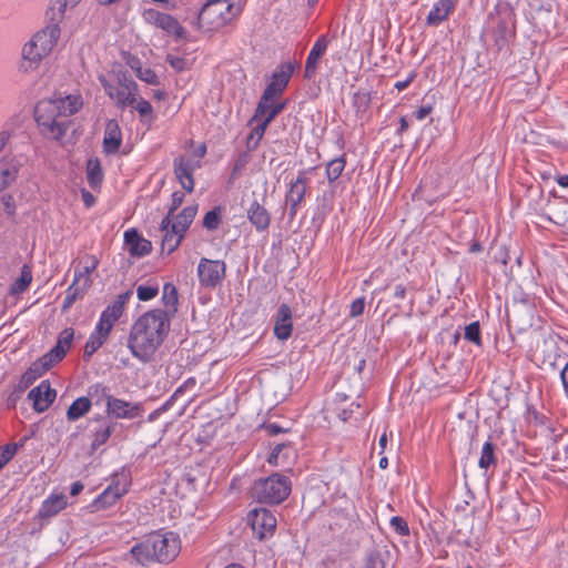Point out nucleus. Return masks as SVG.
I'll use <instances>...</instances> for the list:
<instances>
[{
  "label": "nucleus",
  "mask_w": 568,
  "mask_h": 568,
  "mask_svg": "<svg viewBox=\"0 0 568 568\" xmlns=\"http://www.w3.org/2000/svg\"><path fill=\"white\" fill-rule=\"evenodd\" d=\"M197 213L196 205L185 206L179 214L164 217L160 230L163 232L162 250L168 254L173 253L181 244L185 233Z\"/></svg>",
  "instance_id": "6"
},
{
  "label": "nucleus",
  "mask_w": 568,
  "mask_h": 568,
  "mask_svg": "<svg viewBox=\"0 0 568 568\" xmlns=\"http://www.w3.org/2000/svg\"><path fill=\"white\" fill-rule=\"evenodd\" d=\"M496 463L495 446L491 442L487 440L483 445L478 466L483 469H488L490 466L496 465Z\"/></svg>",
  "instance_id": "40"
},
{
  "label": "nucleus",
  "mask_w": 568,
  "mask_h": 568,
  "mask_svg": "<svg viewBox=\"0 0 568 568\" xmlns=\"http://www.w3.org/2000/svg\"><path fill=\"white\" fill-rule=\"evenodd\" d=\"M99 79L106 95L119 109L133 106L139 95V85L126 73H118L115 81H109L104 77Z\"/></svg>",
  "instance_id": "8"
},
{
  "label": "nucleus",
  "mask_w": 568,
  "mask_h": 568,
  "mask_svg": "<svg viewBox=\"0 0 568 568\" xmlns=\"http://www.w3.org/2000/svg\"><path fill=\"white\" fill-rule=\"evenodd\" d=\"M434 108L432 104H426V105H422L415 113V118L416 120L418 121H423L424 119H426L432 112H433Z\"/></svg>",
  "instance_id": "57"
},
{
  "label": "nucleus",
  "mask_w": 568,
  "mask_h": 568,
  "mask_svg": "<svg viewBox=\"0 0 568 568\" xmlns=\"http://www.w3.org/2000/svg\"><path fill=\"white\" fill-rule=\"evenodd\" d=\"M293 73V68L291 64H282L280 65L272 74L271 82L267 84L263 94L268 95L271 98H280L284 90L286 89L290 79Z\"/></svg>",
  "instance_id": "19"
},
{
  "label": "nucleus",
  "mask_w": 568,
  "mask_h": 568,
  "mask_svg": "<svg viewBox=\"0 0 568 568\" xmlns=\"http://www.w3.org/2000/svg\"><path fill=\"white\" fill-rule=\"evenodd\" d=\"M196 273L202 287L215 288L226 276V263L222 260L202 257L199 261Z\"/></svg>",
  "instance_id": "11"
},
{
  "label": "nucleus",
  "mask_w": 568,
  "mask_h": 568,
  "mask_svg": "<svg viewBox=\"0 0 568 568\" xmlns=\"http://www.w3.org/2000/svg\"><path fill=\"white\" fill-rule=\"evenodd\" d=\"M91 406L90 398L85 396L79 397L68 408L67 418L71 422L78 420L90 412Z\"/></svg>",
  "instance_id": "35"
},
{
  "label": "nucleus",
  "mask_w": 568,
  "mask_h": 568,
  "mask_svg": "<svg viewBox=\"0 0 568 568\" xmlns=\"http://www.w3.org/2000/svg\"><path fill=\"white\" fill-rule=\"evenodd\" d=\"M389 525L392 529L398 534L399 536H408L409 535V527L407 521L400 517V516H394L389 520Z\"/></svg>",
  "instance_id": "51"
},
{
  "label": "nucleus",
  "mask_w": 568,
  "mask_h": 568,
  "mask_svg": "<svg viewBox=\"0 0 568 568\" xmlns=\"http://www.w3.org/2000/svg\"><path fill=\"white\" fill-rule=\"evenodd\" d=\"M221 223V212L220 209H213L209 211L203 219V226L206 230L214 231L219 227Z\"/></svg>",
  "instance_id": "49"
},
{
  "label": "nucleus",
  "mask_w": 568,
  "mask_h": 568,
  "mask_svg": "<svg viewBox=\"0 0 568 568\" xmlns=\"http://www.w3.org/2000/svg\"><path fill=\"white\" fill-rule=\"evenodd\" d=\"M122 144V131L119 122L114 119L109 120L105 124L103 135V151L106 154H114Z\"/></svg>",
  "instance_id": "24"
},
{
  "label": "nucleus",
  "mask_w": 568,
  "mask_h": 568,
  "mask_svg": "<svg viewBox=\"0 0 568 568\" xmlns=\"http://www.w3.org/2000/svg\"><path fill=\"white\" fill-rule=\"evenodd\" d=\"M159 284L155 281H149L145 284L136 286V296L142 302L153 300L159 294Z\"/></svg>",
  "instance_id": "42"
},
{
  "label": "nucleus",
  "mask_w": 568,
  "mask_h": 568,
  "mask_svg": "<svg viewBox=\"0 0 568 568\" xmlns=\"http://www.w3.org/2000/svg\"><path fill=\"white\" fill-rule=\"evenodd\" d=\"M60 38L57 24L48 26L37 32L22 48L20 70L31 72L39 68L42 60L50 54Z\"/></svg>",
  "instance_id": "4"
},
{
  "label": "nucleus",
  "mask_w": 568,
  "mask_h": 568,
  "mask_svg": "<svg viewBox=\"0 0 568 568\" xmlns=\"http://www.w3.org/2000/svg\"><path fill=\"white\" fill-rule=\"evenodd\" d=\"M27 438L22 440V443H10L3 446H0V468L2 469L17 454L18 449L23 446Z\"/></svg>",
  "instance_id": "43"
},
{
  "label": "nucleus",
  "mask_w": 568,
  "mask_h": 568,
  "mask_svg": "<svg viewBox=\"0 0 568 568\" xmlns=\"http://www.w3.org/2000/svg\"><path fill=\"white\" fill-rule=\"evenodd\" d=\"M82 267L74 272V284L82 282L83 287H89L91 283V274L99 265V260L94 255H85L82 260Z\"/></svg>",
  "instance_id": "33"
},
{
  "label": "nucleus",
  "mask_w": 568,
  "mask_h": 568,
  "mask_svg": "<svg viewBox=\"0 0 568 568\" xmlns=\"http://www.w3.org/2000/svg\"><path fill=\"white\" fill-rule=\"evenodd\" d=\"M103 170L98 158L90 159L87 163V181L91 189H100L103 182Z\"/></svg>",
  "instance_id": "34"
},
{
  "label": "nucleus",
  "mask_w": 568,
  "mask_h": 568,
  "mask_svg": "<svg viewBox=\"0 0 568 568\" xmlns=\"http://www.w3.org/2000/svg\"><path fill=\"white\" fill-rule=\"evenodd\" d=\"M184 201V193L182 192H173L172 199H171V206L169 209L168 215L165 217H172L174 212L180 207V205Z\"/></svg>",
  "instance_id": "53"
},
{
  "label": "nucleus",
  "mask_w": 568,
  "mask_h": 568,
  "mask_svg": "<svg viewBox=\"0 0 568 568\" xmlns=\"http://www.w3.org/2000/svg\"><path fill=\"white\" fill-rule=\"evenodd\" d=\"M124 241L130 254L134 256H145L152 250L151 242L142 237L134 229L124 232Z\"/></svg>",
  "instance_id": "26"
},
{
  "label": "nucleus",
  "mask_w": 568,
  "mask_h": 568,
  "mask_svg": "<svg viewBox=\"0 0 568 568\" xmlns=\"http://www.w3.org/2000/svg\"><path fill=\"white\" fill-rule=\"evenodd\" d=\"M141 16L145 23L163 30L175 39L185 38L186 31L175 17L153 8L144 9Z\"/></svg>",
  "instance_id": "10"
},
{
  "label": "nucleus",
  "mask_w": 568,
  "mask_h": 568,
  "mask_svg": "<svg viewBox=\"0 0 568 568\" xmlns=\"http://www.w3.org/2000/svg\"><path fill=\"white\" fill-rule=\"evenodd\" d=\"M307 191V178L306 171H300L297 178L291 183L288 192L286 194V203L290 205L291 216H294L297 212L298 205L303 202Z\"/></svg>",
  "instance_id": "20"
},
{
  "label": "nucleus",
  "mask_w": 568,
  "mask_h": 568,
  "mask_svg": "<svg viewBox=\"0 0 568 568\" xmlns=\"http://www.w3.org/2000/svg\"><path fill=\"white\" fill-rule=\"evenodd\" d=\"M106 414L114 418L133 419L140 416L141 407L136 403L126 402L112 395H108Z\"/></svg>",
  "instance_id": "15"
},
{
  "label": "nucleus",
  "mask_w": 568,
  "mask_h": 568,
  "mask_svg": "<svg viewBox=\"0 0 568 568\" xmlns=\"http://www.w3.org/2000/svg\"><path fill=\"white\" fill-rule=\"evenodd\" d=\"M455 10V2L453 0H438L436 1L426 17L428 26L437 27L449 18Z\"/></svg>",
  "instance_id": "27"
},
{
  "label": "nucleus",
  "mask_w": 568,
  "mask_h": 568,
  "mask_svg": "<svg viewBox=\"0 0 568 568\" xmlns=\"http://www.w3.org/2000/svg\"><path fill=\"white\" fill-rule=\"evenodd\" d=\"M247 521L257 539L271 538L276 529V517L266 508H255L247 514Z\"/></svg>",
  "instance_id": "12"
},
{
  "label": "nucleus",
  "mask_w": 568,
  "mask_h": 568,
  "mask_svg": "<svg viewBox=\"0 0 568 568\" xmlns=\"http://www.w3.org/2000/svg\"><path fill=\"white\" fill-rule=\"evenodd\" d=\"M132 110H135L139 114L140 122L145 125L148 129H151L156 121V114L153 110L152 104L144 98L138 95L134 101L133 106H130Z\"/></svg>",
  "instance_id": "32"
},
{
  "label": "nucleus",
  "mask_w": 568,
  "mask_h": 568,
  "mask_svg": "<svg viewBox=\"0 0 568 568\" xmlns=\"http://www.w3.org/2000/svg\"><path fill=\"white\" fill-rule=\"evenodd\" d=\"M181 551V539L176 532H153L143 542L132 547L131 554L138 562H172Z\"/></svg>",
  "instance_id": "2"
},
{
  "label": "nucleus",
  "mask_w": 568,
  "mask_h": 568,
  "mask_svg": "<svg viewBox=\"0 0 568 568\" xmlns=\"http://www.w3.org/2000/svg\"><path fill=\"white\" fill-rule=\"evenodd\" d=\"M84 486L81 481H75L71 485L70 494L72 496L79 495L83 490Z\"/></svg>",
  "instance_id": "63"
},
{
  "label": "nucleus",
  "mask_w": 568,
  "mask_h": 568,
  "mask_svg": "<svg viewBox=\"0 0 568 568\" xmlns=\"http://www.w3.org/2000/svg\"><path fill=\"white\" fill-rule=\"evenodd\" d=\"M328 39L326 36H320L314 42L305 62L304 75L307 79L315 77L317 72V64L320 59L324 55L328 47Z\"/></svg>",
  "instance_id": "23"
},
{
  "label": "nucleus",
  "mask_w": 568,
  "mask_h": 568,
  "mask_svg": "<svg viewBox=\"0 0 568 568\" xmlns=\"http://www.w3.org/2000/svg\"><path fill=\"white\" fill-rule=\"evenodd\" d=\"M170 329V318L165 311L155 308L141 315L133 324L128 341L132 355L149 362L164 342Z\"/></svg>",
  "instance_id": "1"
},
{
  "label": "nucleus",
  "mask_w": 568,
  "mask_h": 568,
  "mask_svg": "<svg viewBox=\"0 0 568 568\" xmlns=\"http://www.w3.org/2000/svg\"><path fill=\"white\" fill-rule=\"evenodd\" d=\"M371 93L364 90H358L353 97V105L357 113H365L371 104Z\"/></svg>",
  "instance_id": "45"
},
{
  "label": "nucleus",
  "mask_w": 568,
  "mask_h": 568,
  "mask_svg": "<svg viewBox=\"0 0 568 568\" xmlns=\"http://www.w3.org/2000/svg\"><path fill=\"white\" fill-rule=\"evenodd\" d=\"M355 408H359V404L352 400L347 395L337 393L325 406V418L328 422L342 420L347 422Z\"/></svg>",
  "instance_id": "14"
},
{
  "label": "nucleus",
  "mask_w": 568,
  "mask_h": 568,
  "mask_svg": "<svg viewBox=\"0 0 568 568\" xmlns=\"http://www.w3.org/2000/svg\"><path fill=\"white\" fill-rule=\"evenodd\" d=\"M67 506L68 497L63 493H52L41 503L37 518L41 521H48L65 509Z\"/></svg>",
  "instance_id": "18"
},
{
  "label": "nucleus",
  "mask_w": 568,
  "mask_h": 568,
  "mask_svg": "<svg viewBox=\"0 0 568 568\" xmlns=\"http://www.w3.org/2000/svg\"><path fill=\"white\" fill-rule=\"evenodd\" d=\"M34 119L40 133L48 139L60 140L69 128V121L60 112L54 98L43 99L37 103Z\"/></svg>",
  "instance_id": "5"
},
{
  "label": "nucleus",
  "mask_w": 568,
  "mask_h": 568,
  "mask_svg": "<svg viewBox=\"0 0 568 568\" xmlns=\"http://www.w3.org/2000/svg\"><path fill=\"white\" fill-rule=\"evenodd\" d=\"M345 165L346 159L344 154L342 156L331 160L326 164L325 173L329 184L334 183L342 175Z\"/></svg>",
  "instance_id": "39"
},
{
  "label": "nucleus",
  "mask_w": 568,
  "mask_h": 568,
  "mask_svg": "<svg viewBox=\"0 0 568 568\" xmlns=\"http://www.w3.org/2000/svg\"><path fill=\"white\" fill-rule=\"evenodd\" d=\"M55 397L57 392L51 387L49 381H42L28 394V398L32 402L33 409L38 413L45 412L54 402Z\"/></svg>",
  "instance_id": "16"
},
{
  "label": "nucleus",
  "mask_w": 568,
  "mask_h": 568,
  "mask_svg": "<svg viewBox=\"0 0 568 568\" xmlns=\"http://www.w3.org/2000/svg\"><path fill=\"white\" fill-rule=\"evenodd\" d=\"M126 64L131 68V70L135 74L143 68L142 61L138 57H134V55H130L126 59Z\"/></svg>",
  "instance_id": "59"
},
{
  "label": "nucleus",
  "mask_w": 568,
  "mask_h": 568,
  "mask_svg": "<svg viewBox=\"0 0 568 568\" xmlns=\"http://www.w3.org/2000/svg\"><path fill=\"white\" fill-rule=\"evenodd\" d=\"M276 100V98L262 94L251 122L268 118L273 113L275 119L285 109V102H277Z\"/></svg>",
  "instance_id": "25"
},
{
  "label": "nucleus",
  "mask_w": 568,
  "mask_h": 568,
  "mask_svg": "<svg viewBox=\"0 0 568 568\" xmlns=\"http://www.w3.org/2000/svg\"><path fill=\"white\" fill-rule=\"evenodd\" d=\"M74 337V331L71 327L64 328L58 336V341L55 344V348L60 351L62 354L67 355L68 351L71 348L72 341Z\"/></svg>",
  "instance_id": "44"
},
{
  "label": "nucleus",
  "mask_w": 568,
  "mask_h": 568,
  "mask_svg": "<svg viewBox=\"0 0 568 568\" xmlns=\"http://www.w3.org/2000/svg\"><path fill=\"white\" fill-rule=\"evenodd\" d=\"M247 219L258 232L266 231L271 224L268 211L256 200L251 203L247 210Z\"/></svg>",
  "instance_id": "28"
},
{
  "label": "nucleus",
  "mask_w": 568,
  "mask_h": 568,
  "mask_svg": "<svg viewBox=\"0 0 568 568\" xmlns=\"http://www.w3.org/2000/svg\"><path fill=\"white\" fill-rule=\"evenodd\" d=\"M19 165L12 158L0 160V192L7 189L17 179Z\"/></svg>",
  "instance_id": "31"
},
{
  "label": "nucleus",
  "mask_w": 568,
  "mask_h": 568,
  "mask_svg": "<svg viewBox=\"0 0 568 568\" xmlns=\"http://www.w3.org/2000/svg\"><path fill=\"white\" fill-rule=\"evenodd\" d=\"M365 308V298L358 297L354 300L349 306V316L357 317L364 313Z\"/></svg>",
  "instance_id": "54"
},
{
  "label": "nucleus",
  "mask_w": 568,
  "mask_h": 568,
  "mask_svg": "<svg viewBox=\"0 0 568 568\" xmlns=\"http://www.w3.org/2000/svg\"><path fill=\"white\" fill-rule=\"evenodd\" d=\"M274 335L281 339L286 341L291 337L293 332L292 310L287 304H281L277 308L274 321Z\"/></svg>",
  "instance_id": "22"
},
{
  "label": "nucleus",
  "mask_w": 568,
  "mask_h": 568,
  "mask_svg": "<svg viewBox=\"0 0 568 568\" xmlns=\"http://www.w3.org/2000/svg\"><path fill=\"white\" fill-rule=\"evenodd\" d=\"M465 339L474 343L477 346L481 345V333L478 322H473L465 327Z\"/></svg>",
  "instance_id": "48"
},
{
  "label": "nucleus",
  "mask_w": 568,
  "mask_h": 568,
  "mask_svg": "<svg viewBox=\"0 0 568 568\" xmlns=\"http://www.w3.org/2000/svg\"><path fill=\"white\" fill-rule=\"evenodd\" d=\"M162 302L165 306H170V307L176 306V304L179 302L178 290L173 284L166 283L163 286Z\"/></svg>",
  "instance_id": "47"
},
{
  "label": "nucleus",
  "mask_w": 568,
  "mask_h": 568,
  "mask_svg": "<svg viewBox=\"0 0 568 568\" xmlns=\"http://www.w3.org/2000/svg\"><path fill=\"white\" fill-rule=\"evenodd\" d=\"M141 81L151 84L158 85L160 83L159 77L156 73L149 67H143L136 74Z\"/></svg>",
  "instance_id": "52"
},
{
  "label": "nucleus",
  "mask_w": 568,
  "mask_h": 568,
  "mask_svg": "<svg viewBox=\"0 0 568 568\" xmlns=\"http://www.w3.org/2000/svg\"><path fill=\"white\" fill-rule=\"evenodd\" d=\"M108 337V335L94 327L84 345V358H90L106 342Z\"/></svg>",
  "instance_id": "37"
},
{
  "label": "nucleus",
  "mask_w": 568,
  "mask_h": 568,
  "mask_svg": "<svg viewBox=\"0 0 568 568\" xmlns=\"http://www.w3.org/2000/svg\"><path fill=\"white\" fill-rule=\"evenodd\" d=\"M60 112L64 118H69L75 113H78L83 106V98L79 92H74L68 94L65 97H55L54 98Z\"/></svg>",
  "instance_id": "30"
},
{
  "label": "nucleus",
  "mask_w": 568,
  "mask_h": 568,
  "mask_svg": "<svg viewBox=\"0 0 568 568\" xmlns=\"http://www.w3.org/2000/svg\"><path fill=\"white\" fill-rule=\"evenodd\" d=\"M64 354H62L60 351L53 347L47 354H44L39 361L34 362L31 365V367L24 374V377L28 381H30L41 376L57 363L61 362L64 358Z\"/></svg>",
  "instance_id": "21"
},
{
  "label": "nucleus",
  "mask_w": 568,
  "mask_h": 568,
  "mask_svg": "<svg viewBox=\"0 0 568 568\" xmlns=\"http://www.w3.org/2000/svg\"><path fill=\"white\" fill-rule=\"evenodd\" d=\"M32 282V270L24 264L21 267L20 276L11 284L10 294L18 295L26 292Z\"/></svg>",
  "instance_id": "36"
},
{
  "label": "nucleus",
  "mask_w": 568,
  "mask_h": 568,
  "mask_svg": "<svg viewBox=\"0 0 568 568\" xmlns=\"http://www.w3.org/2000/svg\"><path fill=\"white\" fill-rule=\"evenodd\" d=\"M130 295V292L118 295L116 298L103 310L95 325L99 331L108 336L110 335L114 324L123 315Z\"/></svg>",
  "instance_id": "13"
},
{
  "label": "nucleus",
  "mask_w": 568,
  "mask_h": 568,
  "mask_svg": "<svg viewBox=\"0 0 568 568\" xmlns=\"http://www.w3.org/2000/svg\"><path fill=\"white\" fill-rule=\"evenodd\" d=\"M130 485V476L124 470L115 473L106 488L90 504L91 509L100 511L112 507L129 491Z\"/></svg>",
  "instance_id": "9"
},
{
  "label": "nucleus",
  "mask_w": 568,
  "mask_h": 568,
  "mask_svg": "<svg viewBox=\"0 0 568 568\" xmlns=\"http://www.w3.org/2000/svg\"><path fill=\"white\" fill-rule=\"evenodd\" d=\"M78 3H71L70 0H52L50 9L54 12L53 19H61L68 8H73Z\"/></svg>",
  "instance_id": "50"
},
{
  "label": "nucleus",
  "mask_w": 568,
  "mask_h": 568,
  "mask_svg": "<svg viewBox=\"0 0 568 568\" xmlns=\"http://www.w3.org/2000/svg\"><path fill=\"white\" fill-rule=\"evenodd\" d=\"M291 489V479L274 473L268 477L255 480L251 488V495L258 503L278 505L290 496Z\"/></svg>",
  "instance_id": "7"
},
{
  "label": "nucleus",
  "mask_w": 568,
  "mask_h": 568,
  "mask_svg": "<svg viewBox=\"0 0 568 568\" xmlns=\"http://www.w3.org/2000/svg\"><path fill=\"white\" fill-rule=\"evenodd\" d=\"M114 429V425L108 422L104 417H99L95 419V427L91 432V447L93 450L98 449L100 446L104 445L110 436L112 435Z\"/></svg>",
  "instance_id": "29"
},
{
  "label": "nucleus",
  "mask_w": 568,
  "mask_h": 568,
  "mask_svg": "<svg viewBox=\"0 0 568 568\" xmlns=\"http://www.w3.org/2000/svg\"><path fill=\"white\" fill-rule=\"evenodd\" d=\"M4 211L8 215L13 216L16 214V203L10 194H6L1 197Z\"/></svg>",
  "instance_id": "55"
},
{
  "label": "nucleus",
  "mask_w": 568,
  "mask_h": 568,
  "mask_svg": "<svg viewBox=\"0 0 568 568\" xmlns=\"http://www.w3.org/2000/svg\"><path fill=\"white\" fill-rule=\"evenodd\" d=\"M394 297L404 300L406 297V287L402 284L397 285L394 291Z\"/></svg>",
  "instance_id": "62"
},
{
  "label": "nucleus",
  "mask_w": 568,
  "mask_h": 568,
  "mask_svg": "<svg viewBox=\"0 0 568 568\" xmlns=\"http://www.w3.org/2000/svg\"><path fill=\"white\" fill-rule=\"evenodd\" d=\"M286 448H287V445H285V444L275 445V447L273 448V450L271 452V454L267 458V463L275 467L284 465L288 457L285 454H282V452Z\"/></svg>",
  "instance_id": "46"
},
{
  "label": "nucleus",
  "mask_w": 568,
  "mask_h": 568,
  "mask_svg": "<svg viewBox=\"0 0 568 568\" xmlns=\"http://www.w3.org/2000/svg\"><path fill=\"white\" fill-rule=\"evenodd\" d=\"M556 182L558 183V185H560L561 187H568V174H562V175H558L556 178Z\"/></svg>",
  "instance_id": "64"
},
{
  "label": "nucleus",
  "mask_w": 568,
  "mask_h": 568,
  "mask_svg": "<svg viewBox=\"0 0 568 568\" xmlns=\"http://www.w3.org/2000/svg\"><path fill=\"white\" fill-rule=\"evenodd\" d=\"M81 197L87 207H91L95 204V201H97L95 196L91 192L87 191L85 189H83L81 191Z\"/></svg>",
  "instance_id": "60"
},
{
  "label": "nucleus",
  "mask_w": 568,
  "mask_h": 568,
  "mask_svg": "<svg viewBox=\"0 0 568 568\" xmlns=\"http://www.w3.org/2000/svg\"><path fill=\"white\" fill-rule=\"evenodd\" d=\"M87 287H83V284L80 286V284H74V281L72 284L67 288L65 296L62 302V311L69 310L73 303L81 298L84 294Z\"/></svg>",
  "instance_id": "41"
},
{
  "label": "nucleus",
  "mask_w": 568,
  "mask_h": 568,
  "mask_svg": "<svg viewBox=\"0 0 568 568\" xmlns=\"http://www.w3.org/2000/svg\"><path fill=\"white\" fill-rule=\"evenodd\" d=\"M166 62L178 71H182L185 68V60L180 57L169 54L166 57Z\"/></svg>",
  "instance_id": "56"
},
{
  "label": "nucleus",
  "mask_w": 568,
  "mask_h": 568,
  "mask_svg": "<svg viewBox=\"0 0 568 568\" xmlns=\"http://www.w3.org/2000/svg\"><path fill=\"white\" fill-rule=\"evenodd\" d=\"M416 78V72L412 71L409 72V74L407 75V78L403 81H397L394 87L398 90V91H403L405 90L406 88H408L410 85V83L415 80Z\"/></svg>",
  "instance_id": "58"
},
{
  "label": "nucleus",
  "mask_w": 568,
  "mask_h": 568,
  "mask_svg": "<svg viewBox=\"0 0 568 568\" xmlns=\"http://www.w3.org/2000/svg\"><path fill=\"white\" fill-rule=\"evenodd\" d=\"M200 168V163H194L184 156L174 160L173 169L174 174L185 192L192 193L194 190L193 173Z\"/></svg>",
  "instance_id": "17"
},
{
  "label": "nucleus",
  "mask_w": 568,
  "mask_h": 568,
  "mask_svg": "<svg viewBox=\"0 0 568 568\" xmlns=\"http://www.w3.org/2000/svg\"><path fill=\"white\" fill-rule=\"evenodd\" d=\"M239 0H205L197 14V28L214 33L232 23L241 14Z\"/></svg>",
  "instance_id": "3"
},
{
  "label": "nucleus",
  "mask_w": 568,
  "mask_h": 568,
  "mask_svg": "<svg viewBox=\"0 0 568 568\" xmlns=\"http://www.w3.org/2000/svg\"><path fill=\"white\" fill-rule=\"evenodd\" d=\"M273 120H274V113L271 114V116H268V118L258 120L260 122L253 128L250 136L247 138V146L250 149H255L258 145L260 141L262 140V138L265 134L267 126L270 125V123Z\"/></svg>",
  "instance_id": "38"
},
{
  "label": "nucleus",
  "mask_w": 568,
  "mask_h": 568,
  "mask_svg": "<svg viewBox=\"0 0 568 568\" xmlns=\"http://www.w3.org/2000/svg\"><path fill=\"white\" fill-rule=\"evenodd\" d=\"M560 379L564 387L565 396L568 399V362L565 364L564 368L560 372Z\"/></svg>",
  "instance_id": "61"
}]
</instances>
